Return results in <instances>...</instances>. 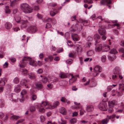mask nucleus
<instances>
[{"label":"nucleus","mask_w":124,"mask_h":124,"mask_svg":"<svg viewBox=\"0 0 124 124\" xmlns=\"http://www.w3.org/2000/svg\"><path fill=\"white\" fill-rule=\"evenodd\" d=\"M64 36L66 39H69L70 35L68 32H66Z\"/></svg>","instance_id":"45"},{"label":"nucleus","mask_w":124,"mask_h":124,"mask_svg":"<svg viewBox=\"0 0 124 124\" xmlns=\"http://www.w3.org/2000/svg\"><path fill=\"white\" fill-rule=\"evenodd\" d=\"M106 57L105 55L102 56L101 57V60L103 62H105L106 60Z\"/></svg>","instance_id":"41"},{"label":"nucleus","mask_w":124,"mask_h":124,"mask_svg":"<svg viewBox=\"0 0 124 124\" xmlns=\"http://www.w3.org/2000/svg\"><path fill=\"white\" fill-rule=\"evenodd\" d=\"M59 104V103L58 101H55L54 103L53 106L50 105L49 107V108L50 109H53L58 106Z\"/></svg>","instance_id":"13"},{"label":"nucleus","mask_w":124,"mask_h":124,"mask_svg":"<svg viewBox=\"0 0 124 124\" xmlns=\"http://www.w3.org/2000/svg\"><path fill=\"white\" fill-rule=\"evenodd\" d=\"M60 112L63 115H65L66 114L67 111L64 108L62 107L60 109Z\"/></svg>","instance_id":"17"},{"label":"nucleus","mask_w":124,"mask_h":124,"mask_svg":"<svg viewBox=\"0 0 124 124\" xmlns=\"http://www.w3.org/2000/svg\"><path fill=\"white\" fill-rule=\"evenodd\" d=\"M14 90L15 92L16 93H18L19 92L20 90V85H18L16 86L15 87Z\"/></svg>","instance_id":"24"},{"label":"nucleus","mask_w":124,"mask_h":124,"mask_svg":"<svg viewBox=\"0 0 124 124\" xmlns=\"http://www.w3.org/2000/svg\"><path fill=\"white\" fill-rule=\"evenodd\" d=\"M16 3V0H15L13 1L11 3L10 6H13L15 5Z\"/></svg>","instance_id":"51"},{"label":"nucleus","mask_w":124,"mask_h":124,"mask_svg":"<svg viewBox=\"0 0 124 124\" xmlns=\"http://www.w3.org/2000/svg\"><path fill=\"white\" fill-rule=\"evenodd\" d=\"M20 18L19 17H16L15 20L16 22L18 23H20L22 24L21 28H25L27 26V23H28V21L30 20V18L27 16H24L23 17V20H20Z\"/></svg>","instance_id":"2"},{"label":"nucleus","mask_w":124,"mask_h":124,"mask_svg":"<svg viewBox=\"0 0 124 124\" xmlns=\"http://www.w3.org/2000/svg\"><path fill=\"white\" fill-rule=\"evenodd\" d=\"M37 98V96L35 95H33L31 96L32 99L33 101L35 100Z\"/></svg>","instance_id":"56"},{"label":"nucleus","mask_w":124,"mask_h":124,"mask_svg":"<svg viewBox=\"0 0 124 124\" xmlns=\"http://www.w3.org/2000/svg\"><path fill=\"white\" fill-rule=\"evenodd\" d=\"M79 22L80 23H82L83 25H86V24H88L89 23V22L87 20H85L83 21L82 20H80Z\"/></svg>","instance_id":"31"},{"label":"nucleus","mask_w":124,"mask_h":124,"mask_svg":"<svg viewBox=\"0 0 124 124\" xmlns=\"http://www.w3.org/2000/svg\"><path fill=\"white\" fill-rule=\"evenodd\" d=\"M119 51L121 52L124 53V48H121L119 49Z\"/></svg>","instance_id":"64"},{"label":"nucleus","mask_w":124,"mask_h":124,"mask_svg":"<svg viewBox=\"0 0 124 124\" xmlns=\"http://www.w3.org/2000/svg\"><path fill=\"white\" fill-rule=\"evenodd\" d=\"M76 47L77 48V51L78 52H81L82 50V48L81 46L80 45H77L76 44Z\"/></svg>","instance_id":"26"},{"label":"nucleus","mask_w":124,"mask_h":124,"mask_svg":"<svg viewBox=\"0 0 124 124\" xmlns=\"http://www.w3.org/2000/svg\"><path fill=\"white\" fill-rule=\"evenodd\" d=\"M29 77L31 79H33L35 77V75L33 73H30L28 74Z\"/></svg>","instance_id":"28"},{"label":"nucleus","mask_w":124,"mask_h":124,"mask_svg":"<svg viewBox=\"0 0 124 124\" xmlns=\"http://www.w3.org/2000/svg\"><path fill=\"white\" fill-rule=\"evenodd\" d=\"M99 33L101 35H105L106 32L105 30L103 28H101L98 30Z\"/></svg>","instance_id":"16"},{"label":"nucleus","mask_w":124,"mask_h":124,"mask_svg":"<svg viewBox=\"0 0 124 124\" xmlns=\"http://www.w3.org/2000/svg\"><path fill=\"white\" fill-rule=\"evenodd\" d=\"M92 38H91V37L90 36H89L86 39L87 40L88 42H89L92 41Z\"/></svg>","instance_id":"59"},{"label":"nucleus","mask_w":124,"mask_h":124,"mask_svg":"<svg viewBox=\"0 0 124 124\" xmlns=\"http://www.w3.org/2000/svg\"><path fill=\"white\" fill-rule=\"evenodd\" d=\"M52 23L54 25L56 23V21L55 19H52L51 21Z\"/></svg>","instance_id":"61"},{"label":"nucleus","mask_w":124,"mask_h":124,"mask_svg":"<svg viewBox=\"0 0 124 124\" xmlns=\"http://www.w3.org/2000/svg\"><path fill=\"white\" fill-rule=\"evenodd\" d=\"M27 93V91L23 89L21 92V96H23V95L26 94Z\"/></svg>","instance_id":"38"},{"label":"nucleus","mask_w":124,"mask_h":124,"mask_svg":"<svg viewBox=\"0 0 124 124\" xmlns=\"http://www.w3.org/2000/svg\"><path fill=\"white\" fill-rule=\"evenodd\" d=\"M30 110L31 112H33L36 110L34 106H31L30 108Z\"/></svg>","instance_id":"49"},{"label":"nucleus","mask_w":124,"mask_h":124,"mask_svg":"<svg viewBox=\"0 0 124 124\" xmlns=\"http://www.w3.org/2000/svg\"><path fill=\"white\" fill-rule=\"evenodd\" d=\"M47 81V79L46 77H44L42 79V82L43 83L45 84L46 83Z\"/></svg>","instance_id":"40"},{"label":"nucleus","mask_w":124,"mask_h":124,"mask_svg":"<svg viewBox=\"0 0 124 124\" xmlns=\"http://www.w3.org/2000/svg\"><path fill=\"white\" fill-rule=\"evenodd\" d=\"M69 82L70 84H71L76 80L75 77L72 74L69 75Z\"/></svg>","instance_id":"6"},{"label":"nucleus","mask_w":124,"mask_h":124,"mask_svg":"<svg viewBox=\"0 0 124 124\" xmlns=\"http://www.w3.org/2000/svg\"><path fill=\"white\" fill-rule=\"evenodd\" d=\"M5 78H1L0 80V83H1V85H4L5 83Z\"/></svg>","instance_id":"32"},{"label":"nucleus","mask_w":124,"mask_h":124,"mask_svg":"<svg viewBox=\"0 0 124 124\" xmlns=\"http://www.w3.org/2000/svg\"><path fill=\"white\" fill-rule=\"evenodd\" d=\"M94 70L95 74L93 75V76L95 77L97 76L100 72H101L102 69L101 68L100 66L96 65L95 66L94 68Z\"/></svg>","instance_id":"4"},{"label":"nucleus","mask_w":124,"mask_h":124,"mask_svg":"<svg viewBox=\"0 0 124 124\" xmlns=\"http://www.w3.org/2000/svg\"><path fill=\"white\" fill-rule=\"evenodd\" d=\"M66 99L65 97H62L61 100L62 102H65V101H66Z\"/></svg>","instance_id":"57"},{"label":"nucleus","mask_w":124,"mask_h":124,"mask_svg":"<svg viewBox=\"0 0 124 124\" xmlns=\"http://www.w3.org/2000/svg\"><path fill=\"white\" fill-rule=\"evenodd\" d=\"M116 116V115L115 114H113L111 116H110L109 117V116L108 115L107 116V117H108V119H113Z\"/></svg>","instance_id":"53"},{"label":"nucleus","mask_w":124,"mask_h":124,"mask_svg":"<svg viewBox=\"0 0 124 124\" xmlns=\"http://www.w3.org/2000/svg\"><path fill=\"white\" fill-rule=\"evenodd\" d=\"M56 14V13H55L54 12L51 11L50 12V14L52 16H54Z\"/></svg>","instance_id":"62"},{"label":"nucleus","mask_w":124,"mask_h":124,"mask_svg":"<svg viewBox=\"0 0 124 124\" xmlns=\"http://www.w3.org/2000/svg\"><path fill=\"white\" fill-rule=\"evenodd\" d=\"M13 81L14 83L17 84L19 82V80L18 78L16 77L14 79Z\"/></svg>","instance_id":"47"},{"label":"nucleus","mask_w":124,"mask_h":124,"mask_svg":"<svg viewBox=\"0 0 124 124\" xmlns=\"http://www.w3.org/2000/svg\"><path fill=\"white\" fill-rule=\"evenodd\" d=\"M60 77L61 78H65L66 77V75L65 73L61 72L60 73Z\"/></svg>","instance_id":"37"},{"label":"nucleus","mask_w":124,"mask_h":124,"mask_svg":"<svg viewBox=\"0 0 124 124\" xmlns=\"http://www.w3.org/2000/svg\"><path fill=\"white\" fill-rule=\"evenodd\" d=\"M21 117H20L18 116L13 115L11 117V118L12 120H16L18 119L21 118Z\"/></svg>","instance_id":"29"},{"label":"nucleus","mask_w":124,"mask_h":124,"mask_svg":"<svg viewBox=\"0 0 124 124\" xmlns=\"http://www.w3.org/2000/svg\"><path fill=\"white\" fill-rule=\"evenodd\" d=\"M27 61L29 62V64L30 65L33 66H37V65L34 60H32L31 58L29 57H25L19 63V66L21 68L24 67L28 62Z\"/></svg>","instance_id":"1"},{"label":"nucleus","mask_w":124,"mask_h":124,"mask_svg":"<svg viewBox=\"0 0 124 124\" xmlns=\"http://www.w3.org/2000/svg\"><path fill=\"white\" fill-rule=\"evenodd\" d=\"M32 10V8L29 5L28 7L25 9L23 12L25 13H29L31 12Z\"/></svg>","instance_id":"7"},{"label":"nucleus","mask_w":124,"mask_h":124,"mask_svg":"<svg viewBox=\"0 0 124 124\" xmlns=\"http://www.w3.org/2000/svg\"><path fill=\"white\" fill-rule=\"evenodd\" d=\"M20 70L22 74L24 75H27L28 73V70L26 69H21Z\"/></svg>","instance_id":"23"},{"label":"nucleus","mask_w":124,"mask_h":124,"mask_svg":"<svg viewBox=\"0 0 124 124\" xmlns=\"http://www.w3.org/2000/svg\"><path fill=\"white\" fill-rule=\"evenodd\" d=\"M98 107L100 110L102 111H106L108 109L107 104L105 102H103L98 105Z\"/></svg>","instance_id":"3"},{"label":"nucleus","mask_w":124,"mask_h":124,"mask_svg":"<svg viewBox=\"0 0 124 124\" xmlns=\"http://www.w3.org/2000/svg\"><path fill=\"white\" fill-rule=\"evenodd\" d=\"M96 46L95 48V50L96 51L99 52L101 50L102 51V46L101 44H98V45L96 44H95Z\"/></svg>","instance_id":"9"},{"label":"nucleus","mask_w":124,"mask_h":124,"mask_svg":"<svg viewBox=\"0 0 124 124\" xmlns=\"http://www.w3.org/2000/svg\"><path fill=\"white\" fill-rule=\"evenodd\" d=\"M51 81H52V82H56L57 81V79L56 77H53L52 78V79Z\"/></svg>","instance_id":"48"},{"label":"nucleus","mask_w":124,"mask_h":124,"mask_svg":"<svg viewBox=\"0 0 124 124\" xmlns=\"http://www.w3.org/2000/svg\"><path fill=\"white\" fill-rule=\"evenodd\" d=\"M9 6H6V9H5V12L7 14H9L11 12V10L8 8Z\"/></svg>","instance_id":"30"},{"label":"nucleus","mask_w":124,"mask_h":124,"mask_svg":"<svg viewBox=\"0 0 124 124\" xmlns=\"http://www.w3.org/2000/svg\"><path fill=\"white\" fill-rule=\"evenodd\" d=\"M73 40L74 41H78L79 40V36L76 34H74L71 35Z\"/></svg>","instance_id":"11"},{"label":"nucleus","mask_w":124,"mask_h":124,"mask_svg":"<svg viewBox=\"0 0 124 124\" xmlns=\"http://www.w3.org/2000/svg\"><path fill=\"white\" fill-rule=\"evenodd\" d=\"M32 10V8L29 5L28 7L25 9L23 12L25 13H29L31 12Z\"/></svg>","instance_id":"8"},{"label":"nucleus","mask_w":124,"mask_h":124,"mask_svg":"<svg viewBox=\"0 0 124 124\" xmlns=\"http://www.w3.org/2000/svg\"><path fill=\"white\" fill-rule=\"evenodd\" d=\"M24 120L23 119H21L17 121L16 123V124H18L19 123H21L23 122Z\"/></svg>","instance_id":"54"},{"label":"nucleus","mask_w":124,"mask_h":124,"mask_svg":"<svg viewBox=\"0 0 124 124\" xmlns=\"http://www.w3.org/2000/svg\"><path fill=\"white\" fill-rule=\"evenodd\" d=\"M29 5L26 3H23L20 6V8L21 10L23 11L25 9L27 8Z\"/></svg>","instance_id":"14"},{"label":"nucleus","mask_w":124,"mask_h":124,"mask_svg":"<svg viewBox=\"0 0 124 124\" xmlns=\"http://www.w3.org/2000/svg\"><path fill=\"white\" fill-rule=\"evenodd\" d=\"M45 119V118L43 116L41 115L40 116V120L41 122H44Z\"/></svg>","instance_id":"44"},{"label":"nucleus","mask_w":124,"mask_h":124,"mask_svg":"<svg viewBox=\"0 0 124 124\" xmlns=\"http://www.w3.org/2000/svg\"><path fill=\"white\" fill-rule=\"evenodd\" d=\"M85 3H92L93 1L92 0H84Z\"/></svg>","instance_id":"55"},{"label":"nucleus","mask_w":124,"mask_h":124,"mask_svg":"<svg viewBox=\"0 0 124 124\" xmlns=\"http://www.w3.org/2000/svg\"><path fill=\"white\" fill-rule=\"evenodd\" d=\"M37 108L38 109L39 111L40 112L44 113L45 111V110L43 108L40 107H38Z\"/></svg>","instance_id":"33"},{"label":"nucleus","mask_w":124,"mask_h":124,"mask_svg":"<svg viewBox=\"0 0 124 124\" xmlns=\"http://www.w3.org/2000/svg\"><path fill=\"white\" fill-rule=\"evenodd\" d=\"M101 3V4L104 5L111 4V2L110 0H102Z\"/></svg>","instance_id":"15"},{"label":"nucleus","mask_w":124,"mask_h":124,"mask_svg":"<svg viewBox=\"0 0 124 124\" xmlns=\"http://www.w3.org/2000/svg\"><path fill=\"white\" fill-rule=\"evenodd\" d=\"M109 119L107 118H106L103 120L101 121V123L102 124H107L108 122Z\"/></svg>","instance_id":"36"},{"label":"nucleus","mask_w":124,"mask_h":124,"mask_svg":"<svg viewBox=\"0 0 124 124\" xmlns=\"http://www.w3.org/2000/svg\"><path fill=\"white\" fill-rule=\"evenodd\" d=\"M43 71V70L42 69H39L37 70V73L39 74H41L42 73Z\"/></svg>","instance_id":"58"},{"label":"nucleus","mask_w":124,"mask_h":124,"mask_svg":"<svg viewBox=\"0 0 124 124\" xmlns=\"http://www.w3.org/2000/svg\"><path fill=\"white\" fill-rule=\"evenodd\" d=\"M93 54V52L92 50H90L87 52V54L89 56H90L92 55Z\"/></svg>","instance_id":"50"},{"label":"nucleus","mask_w":124,"mask_h":124,"mask_svg":"<svg viewBox=\"0 0 124 124\" xmlns=\"http://www.w3.org/2000/svg\"><path fill=\"white\" fill-rule=\"evenodd\" d=\"M119 89L121 91L124 90V84H119Z\"/></svg>","instance_id":"27"},{"label":"nucleus","mask_w":124,"mask_h":124,"mask_svg":"<svg viewBox=\"0 0 124 124\" xmlns=\"http://www.w3.org/2000/svg\"><path fill=\"white\" fill-rule=\"evenodd\" d=\"M51 26V24L48 23H47L46 24V28H50Z\"/></svg>","instance_id":"60"},{"label":"nucleus","mask_w":124,"mask_h":124,"mask_svg":"<svg viewBox=\"0 0 124 124\" xmlns=\"http://www.w3.org/2000/svg\"><path fill=\"white\" fill-rule=\"evenodd\" d=\"M100 36L98 34H96L93 36V38L95 39H99L100 38Z\"/></svg>","instance_id":"35"},{"label":"nucleus","mask_w":124,"mask_h":124,"mask_svg":"<svg viewBox=\"0 0 124 124\" xmlns=\"http://www.w3.org/2000/svg\"><path fill=\"white\" fill-rule=\"evenodd\" d=\"M93 106L92 105L87 106V110L88 112H90L93 110Z\"/></svg>","instance_id":"25"},{"label":"nucleus","mask_w":124,"mask_h":124,"mask_svg":"<svg viewBox=\"0 0 124 124\" xmlns=\"http://www.w3.org/2000/svg\"><path fill=\"white\" fill-rule=\"evenodd\" d=\"M102 52H107L110 49L109 46L107 45H104L102 46Z\"/></svg>","instance_id":"12"},{"label":"nucleus","mask_w":124,"mask_h":124,"mask_svg":"<svg viewBox=\"0 0 124 124\" xmlns=\"http://www.w3.org/2000/svg\"><path fill=\"white\" fill-rule=\"evenodd\" d=\"M53 59V57L51 55H49L48 56V57L45 59L44 60L45 61L47 62L49 60L50 62L52 61Z\"/></svg>","instance_id":"22"},{"label":"nucleus","mask_w":124,"mask_h":124,"mask_svg":"<svg viewBox=\"0 0 124 124\" xmlns=\"http://www.w3.org/2000/svg\"><path fill=\"white\" fill-rule=\"evenodd\" d=\"M80 27V26H79L78 24H76L75 25V26H73V27H74V29H72L70 30V31L71 32H74L77 30L78 29L79 27Z\"/></svg>","instance_id":"18"},{"label":"nucleus","mask_w":124,"mask_h":124,"mask_svg":"<svg viewBox=\"0 0 124 124\" xmlns=\"http://www.w3.org/2000/svg\"><path fill=\"white\" fill-rule=\"evenodd\" d=\"M37 30V28L34 26H31L27 29V31L31 33H34Z\"/></svg>","instance_id":"5"},{"label":"nucleus","mask_w":124,"mask_h":124,"mask_svg":"<svg viewBox=\"0 0 124 124\" xmlns=\"http://www.w3.org/2000/svg\"><path fill=\"white\" fill-rule=\"evenodd\" d=\"M109 106L110 107H113L115 105L117 104V101L115 100L109 101L108 102Z\"/></svg>","instance_id":"10"},{"label":"nucleus","mask_w":124,"mask_h":124,"mask_svg":"<svg viewBox=\"0 0 124 124\" xmlns=\"http://www.w3.org/2000/svg\"><path fill=\"white\" fill-rule=\"evenodd\" d=\"M5 27L7 29H9L11 28L12 27L11 24L9 22L6 23L5 24Z\"/></svg>","instance_id":"21"},{"label":"nucleus","mask_w":124,"mask_h":124,"mask_svg":"<svg viewBox=\"0 0 124 124\" xmlns=\"http://www.w3.org/2000/svg\"><path fill=\"white\" fill-rule=\"evenodd\" d=\"M16 3V0H15L13 1L11 3L10 6H13L15 5Z\"/></svg>","instance_id":"52"},{"label":"nucleus","mask_w":124,"mask_h":124,"mask_svg":"<svg viewBox=\"0 0 124 124\" xmlns=\"http://www.w3.org/2000/svg\"><path fill=\"white\" fill-rule=\"evenodd\" d=\"M8 63L7 62H6L3 65V67L4 68H6L8 67Z\"/></svg>","instance_id":"63"},{"label":"nucleus","mask_w":124,"mask_h":124,"mask_svg":"<svg viewBox=\"0 0 124 124\" xmlns=\"http://www.w3.org/2000/svg\"><path fill=\"white\" fill-rule=\"evenodd\" d=\"M4 106V101L3 100H0V107L2 108Z\"/></svg>","instance_id":"46"},{"label":"nucleus","mask_w":124,"mask_h":124,"mask_svg":"<svg viewBox=\"0 0 124 124\" xmlns=\"http://www.w3.org/2000/svg\"><path fill=\"white\" fill-rule=\"evenodd\" d=\"M109 52L110 53L114 54L117 53V51L115 49H112Z\"/></svg>","instance_id":"42"},{"label":"nucleus","mask_w":124,"mask_h":124,"mask_svg":"<svg viewBox=\"0 0 124 124\" xmlns=\"http://www.w3.org/2000/svg\"><path fill=\"white\" fill-rule=\"evenodd\" d=\"M70 122L72 124L75 123L77 122V119L75 118L72 119L70 120Z\"/></svg>","instance_id":"43"},{"label":"nucleus","mask_w":124,"mask_h":124,"mask_svg":"<svg viewBox=\"0 0 124 124\" xmlns=\"http://www.w3.org/2000/svg\"><path fill=\"white\" fill-rule=\"evenodd\" d=\"M27 81L25 79H22L21 81L20 84L21 87L23 86L25 87L26 85V83Z\"/></svg>","instance_id":"20"},{"label":"nucleus","mask_w":124,"mask_h":124,"mask_svg":"<svg viewBox=\"0 0 124 124\" xmlns=\"http://www.w3.org/2000/svg\"><path fill=\"white\" fill-rule=\"evenodd\" d=\"M36 86L38 89L41 88L43 87V85L41 83H37L36 85Z\"/></svg>","instance_id":"34"},{"label":"nucleus","mask_w":124,"mask_h":124,"mask_svg":"<svg viewBox=\"0 0 124 124\" xmlns=\"http://www.w3.org/2000/svg\"><path fill=\"white\" fill-rule=\"evenodd\" d=\"M50 105L47 101H43L41 103V107H45L46 105H47L49 108V107Z\"/></svg>","instance_id":"19"},{"label":"nucleus","mask_w":124,"mask_h":124,"mask_svg":"<svg viewBox=\"0 0 124 124\" xmlns=\"http://www.w3.org/2000/svg\"><path fill=\"white\" fill-rule=\"evenodd\" d=\"M68 64H71L72 62V60L71 59H69L65 61Z\"/></svg>","instance_id":"39"}]
</instances>
